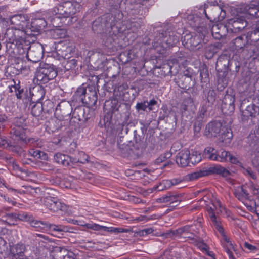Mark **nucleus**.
Segmentation results:
<instances>
[{"instance_id": "nucleus-33", "label": "nucleus", "mask_w": 259, "mask_h": 259, "mask_svg": "<svg viewBox=\"0 0 259 259\" xmlns=\"http://www.w3.org/2000/svg\"><path fill=\"white\" fill-rule=\"evenodd\" d=\"M190 18L191 19H194L195 22H191V26L192 27L196 29L198 32H200L205 29L204 21L201 18L197 15H190Z\"/></svg>"}, {"instance_id": "nucleus-56", "label": "nucleus", "mask_w": 259, "mask_h": 259, "mask_svg": "<svg viewBox=\"0 0 259 259\" xmlns=\"http://www.w3.org/2000/svg\"><path fill=\"white\" fill-rule=\"evenodd\" d=\"M235 99L234 96L226 95L223 99L222 104H234Z\"/></svg>"}, {"instance_id": "nucleus-4", "label": "nucleus", "mask_w": 259, "mask_h": 259, "mask_svg": "<svg viewBox=\"0 0 259 259\" xmlns=\"http://www.w3.org/2000/svg\"><path fill=\"white\" fill-rule=\"evenodd\" d=\"M204 133L207 136H219L220 141L225 145L230 143L233 137L231 130L223 126L222 123L218 121L209 123L205 127Z\"/></svg>"}, {"instance_id": "nucleus-10", "label": "nucleus", "mask_w": 259, "mask_h": 259, "mask_svg": "<svg viewBox=\"0 0 259 259\" xmlns=\"http://www.w3.org/2000/svg\"><path fill=\"white\" fill-rule=\"evenodd\" d=\"M80 4L76 2L66 1L58 8V13L63 17H72L79 11Z\"/></svg>"}, {"instance_id": "nucleus-35", "label": "nucleus", "mask_w": 259, "mask_h": 259, "mask_svg": "<svg viewBox=\"0 0 259 259\" xmlns=\"http://www.w3.org/2000/svg\"><path fill=\"white\" fill-rule=\"evenodd\" d=\"M205 100H204V104L209 105L213 108L216 99V93L213 89H209L205 95Z\"/></svg>"}, {"instance_id": "nucleus-5", "label": "nucleus", "mask_w": 259, "mask_h": 259, "mask_svg": "<svg viewBox=\"0 0 259 259\" xmlns=\"http://www.w3.org/2000/svg\"><path fill=\"white\" fill-rule=\"evenodd\" d=\"M253 35L249 32L247 35H242L232 40V47L246 57H252L255 51V42L251 40Z\"/></svg>"}, {"instance_id": "nucleus-42", "label": "nucleus", "mask_w": 259, "mask_h": 259, "mask_svg": "<svg viewBox=\"0 0 259 259\" xmlns=\"http://www.w3.org/2000/svg\"><path fill=\"white\" fill-rule=\"evenodd\" d=\"M204 154L206 158L212 160L218 159V155L217 154V150L213 148L208 147L204 150Z\"/></svg>"}, {"instance_id": "nucleus-52", "label": "nucleus", "mask_w": 259, "mask_h": 259, "mask_svg": "<svg viewBox=\"0 0 259 259\" xmlns=\"http://www.w3.org/2000/svg\"><path fill=\"white\" fill-rule=\"evenodd\" d=\"M31 156L36 158L45 159L46 154L39 150H34L33 149L29 151Z\"/></svg>"}, {"instance_id": "nucleus-46", "label": "nucleus", "mask_w": 259, "mask_h": 259, "mask_svg": "<svg viewBox=\"0 0 259 259\" xmlns=\"http://www.w3.org/2000/svg\"><path fill=\"white\" fill-rule=\"evenodd\" d=\"M170 188L169 180H164L160 182L158 185L154 187V189L158 191H163Z\"/></svg>"}, {"instance_id": "nucleus-3", "label": "nucleus", "mask_w": 259, "mask_h": 259, "mask_svg": "<svg viewBox=\"0 0 259 259\" xmlns=\"http://www.w3.org/2000/svg\"><path fill=\"white\" fill-rule=\"evenodd\" d=\"M120 106V103L116 99L105 101L103 108L105 113L103 121L105 128H115L120 115L118 111Z\"/></svg>"}, {"instance_id": "nucleus-28", "label": "nucleus", "mask_w": 259, "mask_h": 259, "mask_svg": "<svg viewBox=\"0 0 259 259\" xmlns=\"http://www.w3.org/2000/svg\"><path fill=\"white\" fill-rule=\"evenodd\" d=\"M47 26V22L44 18H35L32 20L29 29L32 32H38Z\"/></svg>"}, {"instance_id": "nucleus-49", "label": "nucleus", "mask_w": 259, "mask_h": 259, "mask_svg": "<svg viewBox=\"0 0 259 259\" xmlns=\"http://www.w3.org/2000/svg\"><path fill=\"white\" fill-rule=\"evenodd\" d=\"M14 127L25 128L26 126V119L24 117H16L13 122Z\"/></svg>"}, {"instance_id": "nucleus-22", "label": "nucleus", "mask_w": 259, "mask_h": 259, "mask_svg": "<svg viewBox=\"0 0 259 259\" xmlns=\"http://www.w3.org/2000/svg\"><path fill=\"white\" fill-rule=\"evenodd\" d=\"M189 157V150L184 149L178 153L176 161L177 163L181 167H186L190 164Z\"/></svg>"}, {"instance_id": "nucleus-12", "label": "nucleus", "mask_w": 259, "mask_h": 259, "mask_svg": "<svg viewBox=\"0 0 259 259\" xmlns=\"http://www.w3.org/2000/svg\"><path fill=\"white\" fill-rule=\"evenodd\" d=\"M146 132V128L144 125L139 130L134 131V139L135 144H133V148L136 150H142L146 147V142L144 140L145 133Z\"/></svg>"}, {"instance_id": "nucleus-37", "label": "nucleus", "mask_w": 259, "mask_h": 259, "mask_svg": "<svg viewBox=\"0 0 259 259\" xmlns=\"http://www.w3.org/2000/svg\"><path fill=\"white\" fill-rule=\"evenodd\" d=\"M29 221V223L31 227L35 228L38 230L45 231L48 229V223L47 222H42L34 219L32 217V219Z\"/></svg>"}, {"instance_id": "nucleus-31", "label": "nucleus", "mask_w": 259, "mask_h": 259, "mask_svg": "<svg viewBox=\"0 0 259 259\" xmlns=\"http://www.w3.org/2000/svg\"><path fill=\"white\" fill-rule=\"evenodd\" d=\"M11 254L13 258H20L27 257L25 255L26 247L23 244H17L13 246L11 249Z\"/></svg>"}, {"instance_id": "nucleus-30", "label": "nucleus", "mask_w": 259, "mask_h": 259, "mask_svg": "<svg viewBox=\"0 0 259 259\" xmlns=\"http://www.w3.org/2000/svg\"><path fill=\"white\" fill-rule=\"evenodd\" d=\"M205 48V55L207 59H211L219 50L222 49V44L217 42L214 44H209Z\"/></svg>"}, {"instance_id": "nucleus-61", "label": "nucleus", "mask_w": 259, "mask_h": 259, "mask_svg": "<svg viewBox=\"0 0 259 259\" xmlns=\"http://www.w3.org/2000/svg\"><path fill=\"white\" fill-rule=\"evenodd\" d=\"M13 88L15 89V91L16 92V95L18 99H22V93L24 92L23 89H20V87L19 84H16L13 86Z\"/></svg>"}, {"instance_id": "nucleus-18", "label": "nucleus", "mask_w": 259, "mask_h": 259, "mask_svg": "<svg viewBox=\"0 0 259 259\" xmlns=\"http://www.w3.org/2000/svg\"><path fill=\"white\" fill-rule=\"evenodd\" d=\"M52 106L53 103L50 101H46L43 103L37 102L32 106L31 113L34 116H39L42 111L48 112Z\"/></svg>"}, {"instance_id": "nucleus-54", "label": "nucleus", "mask_w": 259, "mask_h": 259, "mask_svg": "<svg viewBox=\"0 0 259 259\" xmlns=\"http://www.w3.org/2000/svg\"><path fill=\"white\" fill-rule=\"evenodd\" d=\"M54 36L58 38H64L67 36V32L64 29H56L54 30Z\"/></svg>"}, {"instance_id": "nucleus-29", "label": "nucleus", "mask_w": 259, "mask_h": 259, "mask_svg": "<svg viewBox=\"0 0 259 259\" xmlns=\"http://www.w3.org/2000/svg\"><path fill=\"white\" fill-rule=\"evenodd\" d=\"M54 159L56 163L61 164L64 166H72V157L68 155L63 154L61 153H57L54 156Z\"/></svg>"}, {"instance_id": "nucleus-1", "label": "nucleus", "mask_w": 259, "mask_h": 259, "mask_svg": "<svg viewBox=\"0 0 259 259\" xmlns=\"http://www.w3.org/2000/svg\"><path fill=\"white\" fill-rule=\"evenodd\" d=\"M179 42V37L174 32L157 31L154 34L152 46L159 54L163 55Z\"/></svg>"}, {"instance_id": "nucleus-21", "label": "nucleus", "mask_w": 259, "mask_h": 259, "mask_svg": "<svg viewBox=\"0 0 259 259\" xmlns=\"http://www.w3.org/2000/svg\"><path fill=\"white\" fill-rule=\"evenodd\" d=\"M240 109L242 110V115L244 117H254L256 114L259 113V107L254 104H250L246 106L244 101L242 103L240 106Z\"/></svg>"}, {"instance_id": "nucleus-51", "label": "nucleus", "mask_w": 259, "mask_h": 259, "mask_svg": "<svg viewBox=\"0 0 259 259\" xmlns=\"http://www.w3.org/2000/svg\"><path fill=\"white\" fill-rule=\"evenodd\" d=\"M124 123L125 124V135H127L130 128L134 126V123L130 119V114L128 113L125 115Z\"/></svg>"}, {"instance_id": "nucleus-25", "label": "nucleus", "mask_w": 259, "mask_h": 259, "mask_svg": "<svg viewBox=\"0 0 259 259\" xmlns=\"http://www.w3.org/2000/svg\"><path fill=\"white\" fill-rule=\"evenodd\" d=\"M229 59L226 56L220 57L216 62L215 69L218 72H222L223 75L228 70Z\"/></svg>"}, {"instance_id": "nucleus-63", "label": "nucleus", "mask_w": 259, "mask_h": 259, "mask_svg": "<svg viewBox=\"0 0 259 259\" xmlns=\"http://www.w3.org/2000/svg\"><path fill=\"white\" fill-rule=\"evenodd\" d=\"M153 232L152 228H145L138 232V234L139 236H144L148 234H150Z\"/></svg>"}, {"instance_id": "nucleus-32", "label": "nucleus", "mask_w": 259, "mask_h": 259, "mask_svg": "<svg viewBox=\"0 0 259 259\" xmlns=\"http://www.w3.org/2000/svg\"><path fill=\"white\" fill-rule=\"evenodd\" d=\"M195 225H187L180 228V231L182 232V235L185 238H188L191 240H194L195 235L194 232L195 231L194 227Z\"/></svg>"}, {"instance_id": "nucleus-50", "label": "nucleus", "mask_w": 259, "mask_h": 259, "mask_svg": "<svg viewBox=\"0 0 259 259\" xmlns=\"http://www.w3.org/2000/svg\"><path fill=\"white\" fill-rule=\"evenodd\" d=\"M222 112L226 114H231L235 110V104H222Z\"/></svg>"}, {"instance_id": "nucleus-55", "label": "nucleus", "mask_w": 259, "mask_h": 259, "mask_svg": "<svg viewBox=\"0 0 259 259\" xmlns=\"http://www.w3.org/2000/svg\"><path fill=\"white\" fill-rule=\"evenodd\" d=\"M32 215L27 212H21L17 214V219L23 221L29 222L32 219Z\"/></svg>"}, {"instance_id": "nucleus-40", "label": "nucleus", "mask_w": 259, "mask_h": 259, "mask_svg": "<svg viewBox=\"0 0 259 259\" xmlns=\"http://www.w3.org/2000/svg\"><path fill=\"white\" fill-rule=\"evenodd\" d=\"M16 32H18L16 29H8L6 30L5 37L8 40V42L14 44L15 41L17 42L19 36L16 35Z\"/></svg>"}, {"instance_id": "nucleus-39", "label": "nucleus", "mask_w": 259, "mask_h": 259, "mask_svg": "<svg viewBox=\"0 0 259 259\" xmlns=\"http://www.w3.org/2000/svg\"><path fill=\"white\" fill-rule=\"evenodd\" d=\"M88 156L82 151L78 152L77 155L74 157H72V165L78 162L84 164L88 162Z\"/></svg>"}, {"instance_id": "nucleus-62", "label": "nucleus", "mask_w": 259, "mask_h": 259, "mask_svg": "<svg viewBox=\"0 0 259 259\" xmlns=\"http://www.w3.org/2000/svg\"><path fill=\"white\" fill-rule=\"evenodd\" d=\"M119 125V128L118 129V131H119V134L121 135L120 137H124V136L125 135V124L124 123V120L122 121V122L120 123L117 121V124Z\"/></svg>"}, {"instance_id": "nucleus-45", "label": "nucleus", "mask_w": 259, "mask_h": 259, "mask_svg": "<svg viewBox=\"0 0 259 259\" xmlns=\"http://www.w3.org/2000/svg\"><path fill=\"white\" fill-rule=\"evenodd\" d=\"M190 163L195 165L201 160V156L200 153L197 151H194L192 154L190 153Z\"/></svg>"}, {"instance_id": "nucleus-9", "label": "nucleus", "mask_w": 259, "mask_h": 259, "mask_svg": "<svg viewBox=\"0 0 259 259\" xmlns=\"http://www.w3.org/2000/svg\"><path fill=\"white\" fill-rule=\"evenodd\" d=\"M213 174L221 175L222 176L226 177L230 174V172L224 167L217 165L210 166L207 168H204L199 171L189 174L188 177L190 180L192 181Z\"/></svg>"}, {"instance_id": "nucleus-38", "label": "nucleus", "mask_w": 259, "mask_h": 259, "mask_svg": "<svg viewBox=\"0 0 259 259\" xmlns=\"http://www.w3.org/2000/svg\"><path fill=\"white\" fill-rule=\"evenodd\" d=\"M213 108L209 105L203 104L201 109L200 110L197 115V118L200 120H202L209 115L211 111L213 110Z\"/></svg>"}, {"instance_id": "nucleus-14", "label": "nucleus", "mask_w": 259, "mask_h": 259, "mask_svg": "<svg viewBox=\"0 0 259 259\" xmlns=\"http://www.w3.org/2000/svg\"><path fill=\"white\" fill-rule=\"evenodd\" d=\"M182 41L187 47L197 49L203 47V45L201 44V34L193 36L191 34H186L182 36Z\"/></svg>"}, {"instance_id": "nucleus-8", "label": "nucleus", "mask_w": 259, "mask_h": 259, "mask_svg": "<svg viewBox=\"0 0 259 259\" xmlns=\"http://www.w3.org/2000/svg\"><path fill=\"white\" fill-rule=\"evenodd\" d=\"M91 110L88 107L79 106L76 107L72 112L70 119V125L77 127L88 121L92 117Z\"/></svg>"}, {"instance_id": "nucleus-44", "label": "nucleus", "mask_w": 259, "mask_h": 259, "mask_svg": "<svg viewBox=\"0 0 259 259\" xmlns=\"http://www.w3.org/2000/svg\"><path fill=\"white\" fill-rule=\"evenodd\" d=\"M62 63L65 70H69L74 69L76 67L77 61L75 59H68V60L64 59V61Z\"/></svg>"}, {"instance_id": "nucleus-43", "label": "nucleus", "mask_w": 259, "mask_h": 259, "mask_svg": "<svg viewBox=\"0 0 259 259\" xmlns=\"http://www.w3.org/2000/svg\"><path fill=\"white\" fill-rule=\"evenodd\" d=\"M250 32L251 35H253V38H251L253 42H256L259 40V20L252 25L251 31Z\"/></svg>"}, {"instance_id": "nucleus-13", "label": "nucleus", "mask_w": 259, "mask_h": 259, "mask_svg": "<svg viewBox=\"0 0 259 259\" xmlns=\"http://www.w3.org/2000/svg\"><path fill=\"white\" fill-rule=\"evenodd\" d=\"M228 29L232 33H238L247 29V22L243 17H235L229 20Z\"/></svg>"}, {"instance_id": "nucleus-24", "label": "nucleus", "mask_w": 259, "mask_h": 259, "mask_svg": "<svg viewBox=\"0 0 259 259\" xmlns=\"http://www.w3.org/2000/svg\"><path fill=\"white\" fill-rule=\"evenodd\" d=\"M208 214L211 222V225L216 229L222 235H224V229L221 224V222L219 218L217 217L214 212V210L211 207L208 210Z\"/></svg>"}, {"instance_id": "nucleus-17", "label": "nucleus", "mask_w": 259, "mask_h": 259, "mask_svg": "<svg viewBox=\"0 0 259 259\" xmlns=\"http://www.w3.org/2000/svg\"><path fill=\"white\" fill-rule=\"evenodd\" d=\"M75 52V47L69 42H60L57 47V54L64 59H69Z\"/></svg>"}, {"instance_id": "nucleus-11", "label": "nucleus", "mask_w": 259, "mask_h": 259, "mask_svg": "<svg viewBox=\"0 0 259 259\" xmlns=\"http://www.w3.org/2000/svg\"><path fill=\"white\" fill-rule=\"evenodd\" d=\"M72 112L71 104L66 101L59 103L56 108L55 115L60 120H68Z\"/></svg>"}, {"instance_id": "nucleus-41", "label": "nucleus", "mask_w": 259, "mask_h": 259, "mask_svg": "<svg viewBox=\"0 0 259 259\" xmlns=\"http://www.w3.org/2000/svg\"><path fill=\"white\" fill-rule=\"evenodd\" d=\"M118 146L119 149L124 156H126L128 154H131V151L133 153H136L137 154H139V152H136L134 151V148H131L129 145L125 144L124 143L122 144L121 140L118 142Z\"/></svg>"}, {"instance_id": "nucleus-20", "label": "nucleus", "mask_w": 259, "mask_h": 259, "mask_svg": "<svg viewBox=\"0 0 259 259\" xmlns=\"http://www.w3.org/2000/svg\"><path fill=\"white\" fill-rule=\"evenodd\" d=\"M228 31V25L226 26L222 23L214 24L211 28L212 35L216 39H220L225 36Z\"/></svg>"}, {"instance_id": "nucleus-19", "label": "nucleus", "mask_w": 259, "mask_h": 259, "mask_svg": "<svg viewBox=\"0 0 259 259\" xmlns=\"http://www.w3.org/2000/svg\"><path fill=\"white\" fill-rule=\"evenodd\" d=\"M182 196L181 194L172 192H168L159 199L161 203L169 202L171 207H176L181 201Z\"/></svg>"}, {"instance_id": "nucleus-59", "label": "nucleus", "mask_w": 259, "mask_h": 259, "mask_svg": "<svg viewBox=\"0 0 259 259\" xmlns=\"http://www.w3.org/2000/svg\"><path fill=\"white\" fill-rule=\"evenodd\" d=\"M182 236V232L180 231V228L173 231H169L166 233L167 237H181Z\"/></svg>"}, {"instance_id": "nucleus-7", "label": "nucleus", "mask_w": 259, "mask_h": 259, "mask_svg": "<svg viewBox=\"0 0 259 259\" xmlns=\"http://www.w3.org/2000/svg\"><path fill=\"white\" fill-rule=\"evenodd\" d=\"M57 75V71L52 65L44 64L37 69L35 73V80L39 84L47 83Z\"/></svg>"}, {"instance_id": "nucleus-23", "label": "nucleus", "mask_w": 259, "mask_h": 259, "mask_svg": "<svg viewBox=\"0 0 259 259\" xmlns=\"http://www.w3.org/2000/svg\"><path fill=\"white\" fill-rule=\"evenodd\" d=\"M28 16L24 15H16L13 16L10 19V22L12 24L18 26L19 29L27 27Z\"/></svg>"}, {"instance_id": "nucleus-26", "label": "nucleus", "mask_w": 259, "mask_h": 259, "mask_svg": "<svg viewBox=\"0 0 259 259\" xmlns=\"http://www.w3.org/2000/svg\"><path fill=\"white\" fill-rule=\"evenodd\" d=\"M25 130V128L13 126L10 131L11 138L15 141L21 140L26 143L27 141Z\"/></svg>"}, {"instance_id": "nucleus-60", "label": "nucleus", "mask_w": 259, "mask_h": 259, "mask_svg": "<svg viewBox=\"0 0 259 259\" xmlns=\"http://www.w3.org/2000/svg\"><path fill=\"white\" fill-rule=\"evenodd\" d=\"M193 104V100L191 97L186 98L183 101L184 110H187L188 107H192Z\"/></svg>"}, {"instance_id": "nucleus-48", "label": "nucleus", "mask_w": 259, "mask_h": 259, "mask_svg": "<svg viewBox=\"0 0 259 259\" xmlns=\"http://www.w3.org/2000/svg\"><path fill=\"white\" fill-rule=\"evenodd\" d=\"M223 247L225 250V251L226 253L228 254L229 258L230 259H235V258L234 257L233 253L231 250L232 249L235 251V250L234 249V247L231 243V242H228L227 243H224L223 244Z\"/></svg>"}, {"instance_id": "nucleus-53", "label": "nucleus", "mask_w": 259, "mask_h": 259, "mask_svg": "<svg viewBox=\"0 0 259 259\" xmlns=\"http://www.w3.org/2000/svg\"><path fill=\"white\" fill-rule=\"evenodd\" d=\"M189 81V79L188 77H186L185 76H182L181 77L179 78L177 83L178 86L181 88L186 89L187 88H189V87L186 84V83Z\"/></svg>"}, {"instance_id": "nucleus-2", "label": "nucleus", "mask_w": 259, "mask_h": 259, "mask_svg": "<svg viewBox=\"0 0 259 259\" xmlns=\"http://www.w3.org/2000/svg\"><path fill=\"white\" fill-rule=\"evenodd\" d=\"M118 5H116L115 8L111 9L110 13L104 15L101 19V26L110 28L111 31L109 33L115 36L122 32L121 24L123 15L118 9Z\"/></svg>"}, {"instance_id": "nucleus-16", "label": "nucleus", "mask_w": 259, "mask_h": 259, "mask_svg": "<svg viewBox=\"0 0 259 259\" xmlns=\"http://www.w3.org/2000/svg\"><path fill=\"white\" fill-rule=\"evenodd\" d=\"M43 56L42 47L40 45H31L27 54V57L32 62L37 63L41 60Z\"/></svg>"}, {"instance_id": "nucleus-27", "label": "nucleus", "mask_w": 259, "mask_h": 259, "mask_svg": "<svg viewBox=\"0 0 259 259\" xmlns=\"http://www.w3.org/2000/svg\"><path fill=\"white\" fill-rule=\"evenodd\" d=\"M200 71L201 86L205 92L210 87L208 70L206 66H203L200 68Z\"/></svg>"}, {"instance_id": "nucleus-58", "label": "nucleus", "mask_w": 259, "mask_h": 259, "mask_svg": "<svg viewBox=\"0 0 259 259\" xmlns=\"http://www.w3.org/2000/svg\"><path fill=\"white\" fill-rule=\"evenodd\" d=\"M230 154L228 151H223L221 152V155H218V159L216 160L220 162L228 161Z\"/></svg>"}, {"instance_id": "nucleus-47", "label": "nucleus", "mask_w": 259, "mask_h": 259, "mask_svg": "<svg viewBox=\"0 0 259 259\" xmlns=\"http://www.w3.org/2000/svg\"><path fill=\"white\" fill-rule=\"evenodd\" d=\"M104 230L109 232L114 233L115 234H118L119 233H127L130 232V230L122 228H115V227H107L105 226Z\"/></svg>"}, {"instance_id": "nucleus-6", "label": "nucleus", "mask_w": 259, "mask_h": 259, "mask_svg": "<svg viewBox=\"0 0 259 259\" xmlns=\"http://www.w3.org/2000/svg\"><path fill=\"white\" fill-rule=\"evenodd\" d=\"M74 98L81 102L87 107L95 106L97 101V94L95 87L81 86L79 87L73 96Z\"/></svg>"}, {"instance_id": "nucleus-57", "label": "nucleus", "mask_w": 259, "mask_h": 259, "mask_svg": "<svg viewBox=\"0 0 259 259\" xmlns=\"http://www.w3.org/2000/svg\"><path fill=\"white\" fill-rule=\"evenodd\" d=\"M136 108L137 111H147L148 110V107L147 105V101H145L143 102H138L136 106Z\"/></svg>"}, {"instance_id": "nucleus-34", "label": "nucleus", "mask_w": 259, "mask_h": 259, "mask_svg": "<svg viewBox=\"0 0 259 259\" xmlns=\"http://www.w3.org/2000/svg\"><path fill=\"white\" fill-rule=\"evenodd\" d=\"M48 229L51 231L58 232H72L73 228L71 227L61 224L56 225L48 223Z\"/></svg>"}, {"instance_id": "nucleus-64", "label": "nucleus", "mask_w": 259, "mask_h": 259, "mask_svg": "<svg viewBox=\"0 0 259 259\" xmlns=\"http://www.w3.org/2000/svg\"><path fill=\"white\" fill-rule=\"evenodd\" d=\"M7 217H8V219L6 220V222L9 225H14V223H10L9 222H8V220L9 219H12V220H15V221L17 220V213H8L7 214Z\"/></svg>"}, {"instance_id": "nucleus-15", "label": "nucleus", "mask_w": 259, "mask_h": 259, "mask_svg": "<svg viewBox=\"0 0 259 259\" xmlns=\"http://www.w3.org/2000/svg\"><path fill=\"white\" fill-rule=\"evenodd\" d=\"M44 205L50 211L57 212L62 210L63 207L62 204L58 199L54 197H52L48 194L42 200Z\"/></svg>"}, {"instance_id": "nucleus-36", "label": "nucleus", "mask_w": 259, "mask_h": 259, "mask_svg": "<svg viewBox=\"0 0 259 259\" xmlns=\"http://www.w3.org/2000/svg\"><path fill=\"white\" fill-rule=\"evenodd\" d=\"M67 249L60 246H55L52 251L53 259H63L64 255H66Z\"/></svg>"}]
</instances>
